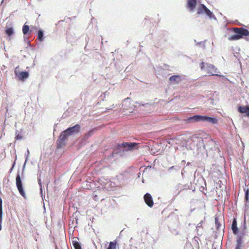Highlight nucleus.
<instances>
[{
  "instance_id": "nucleus-13",
  "label": "nucleus",
  "mask_w": 249,
  "mask_h": 249,
  "mask_svg": "<svg viewBox=\"0 0 249 249\" xmlns=\"http://www.w3.org/2000/svg\"><path fill=\"white\" fill-rule=\"evenodd\" d=\"M143 198L145 203L148 207L151 208L153 206L154 202L153 198L150 194L146 193L143 196Z\"/></svg>"
},
{
  "instance_id": "nucleus-41",
  "label": "nucleus",
  "mask_w": 249,
  "mask_h": 249,
  "mask_svg": "<svg viewBox=\"0 0 249 249\" xmlns=\"http://www.w3.org/2000/svg\"><path fill=\"white\" fill-rule=\"evenodd\" d=\"M128 99H129V98H127L126 99H125V100H124V102H126Z\"/></svg>"
},
{
  "instance_id": "nucleus-1",
  "label": "nucleus",
  "mask_w": 249,
  "mask_h": 249,
  "mask_svg": "<svg viewBox=\"0 0 249 249\" xmlns=\"http://www.w3.org/2000/svg\"><path fill=\"white\" fill-rule=\"evenodd\" d=\"M199 67L202 71H206L210 75H215L219 77L223 76L222 75L216 73L218 72V70L213 64L202 61L200 63Z\"/></svg>"
},
{
  "instance_id": "nucleus-32",
  "label": "nucleus",
  "mask_w": 249,
  "mask_h": 249,
  "mask_svg": "<svg viewBox=\"0 0 249 249\" xmlns=\"http://www.w3.org/2000/svg\"><path fill=\"white\" fill-rule=\"evenodd\" d=\"M194 41L195 42H196V45L202 46L203 48L205 47L204 42H203L202 41L197 42L196 40H195Z\"/></svg>"
},
{
  "instance_id": "nucleus-23",
  "label": "nucleus",
  "mask_w": 249,
  "mask_h": 249,
  "mask_svg": "<svg viewBox=\"0 0 249 249\" xmlns=\"http://www.w3.org/2000/svg\"><path fill=\"white\" fill-rule=\"evenodd\" d=\"M5 33L7 36H11L14 33V30L13 28L12 27H9L6 28L5 30Z\"/></svg>"
},
{
  "instance_id": "nucleus-3",
  "label": "nucleus",
  "mask_w": 249,
  "mask_h": 249,
  "mask_svg": "<svg viewBox=\"0 0 249 249\" xmlns=\"http://www.w3.org/2000/svg\"><path fill=\"white\" fill-rule=\"evenodd\" d=\"M197 142V146L199 149H201L202 148H203L206 151L208 150H213V148L212 146H213L214 150H215V142L212 139L208 140L206 144H205L204 140L202 138H199L198 139Z\"/></svg>"
},
{
  "instance_id": "nucleus-33",
  "label": "nucleus",
  "mask_w": 249,
  "mask_h": 249,
  "mask_svg": "<svg viewBox=\"0 0 249 249\" xmlns=\"http://www.w3.org/2000/svg\"><path fill=\"white\" fill-rule=\"evenodd\" d=\"M38 184H39V187H40V193H41V196H42V184H41V180H40V178H38Z\"/></svg>"
},
{
  "instance_id": "nucleus-40",
  "label": "nucleus",
  "mask_w": 249,
  "mask_h": 249,
  "mask_svg": "<svg viewBox=\"0 0 249 249\" xmlns=\"http://www.w3.org/2000/svg\"><path fill=\"white\" fill-rule=\"evenodd\" d=\"M246 228V220H245L244 222V229H245Z\"/></svg>"
},
{
  "instance_id": "nucleus-6",
  "label": "nucleus",
  "mask_w": 249,
  "mask_h": 249,
  "mask_svg": "<svg viewBox=\"0 0 249 249\" xmlns=\"http://www.w3.org/2000/svg\"><path fill=\"white\" fill-rule=\"evenodd\" d=\"M67 132H65V130L62 131L59 137V139L57 141V147L58 148H61L66 144L65 141L67 138L70 136Z\"/></svg>"
},
{
  "instance_id": "nucleus-7",
  "label": "nucleus",
  "mask_w": 249,
  "mask_h": 249,
  "mask_svg": "<svg viewBox=\"0 0 249 249\" xmlns=\"http://www.w3.org/2000/svg\"><path fill=\"white\" fill-rule=\"evenodd\" d=\"M67 132H65V130L62 131L59 137V139L57 141V147L58 148H61L66 144L65 141L67 138L70 136Z\"/></svg>"
},
{
  "instance_id": "nucleus-19",
  "label": "nucleus",
  "mask_w": 249,
  "mask_h": 249,
  "mask_svg": "<svg viewBox=\"0 0 249 249\" xmlns=\"http://www.w3.org/2000/svg\"><path fill=\"white\" fill-rule=\"evenodd\" d=\"M2 200L1 197H0V229H1V222H2Z\"/></svg>"
},
{
  "instance_id": "nucleus-18",
  "label": "nucleus",
  "mask_w": 249,
  "mask_h": 249,
  "mask_svg": "<svg viewBox=\"0 0 249 249\" xmlns=\"http://www.w3.org/2000/svg\"><path fill=\"white\" fill-rule=\"evenodd\" d=\"M238 111L240 113H246L247 115L248 112L249 111V106H239Z\"/></svg>"
},
{
  "instance_id": "nucleus-25",
  "label": "nucleus",
  "mask_w": 249,
  "mask_h": 249,
  "mask_svg": "<svg viewBox=\"0 0 249 249\" xmlns=\"http://www.w3.org/2000/svg\"><path fill=\"white\" fill-rule=\"evenodd\" d=\"M107 249H116V242L115 241L110 242Z\"/></svg>"
},
{
  "instance_id": "nucleus-14",
  "label": "nucleus",
  "mask_w": 249,
  "mask_h": 249,
  "mask_svg": "<svg viewBox=\"0 0 249 249\" xmlns=\"http://www.w3.org/2000/svg\"><path fill=\"white\" fill-rule=\"evenodd\" d=\"M169 80L173 84H178L182 80V79L179 75H174L170 77Z\"/></svg>"
},
{
  "instance_id": "nucleus-15",
  "label": "nucleus",
  "mask_w": 249,
  "mask_h": 249,
  "mask_svg": "<svg viewBox=\"0 0 249 249\" xmlns=\"http://www.w3.org/2000/svg\"><path fill=\"white\" fill-rule=\"evenodd\" d=\"M197 3V0H187V7L191 11H193Z\"/></svg>"
},
{
  "instance_id": "nucleus-39",
  "label": "nucleus",
  "mask_w": 249,
  "mask_h": 249,
  "mask_svg": "<svg viewBox=\"0 0 249 249\" xmlns=\"http://www.w3.org/2000/svg\"><path fill=\"white\" fill-rule=\"evenodd\" d=\"M201 227V223H199L197 226H196V229L199 228Z\"/></svg>"
},
{
  "instance_id": "nucleus-20",
  "label": "nucleus",
  "mask_w": 249,
  "mask_h": 249,
  "mask_svg": "<svg viewBox=\"0 0 249 249\" xmlns=\"http://www.w3.org/2000/svg\"><path fill=\"white\" fill-rule=\"evenodd\" d=\"M22 32L23 34L25 35L27 34L28 33H29V34H31V31L29 30V26L28 25H27L26 24H24L22 28Z\"/></svg>"
},
{
  "instance_id": "nucleus-27",
  "label": "nucleus",
  "mask_w": 249,
  "mask_h": 249,
  "mask_svg": "<svg viewBox=\"0 0 249 249\" xmlns=\"http://www.w3.org/2000/svg\"><path fill=\"white\" fill-rule=\"evenodd\" d=\"M180 167L179 166L175 165V166H173L170 167L168 168V170L169 172H171L172 171H178L180 169Z\"/></svg>"
},
{
  "instance_id": "nucleus-26",
  "label": "nucleus",
  "mask_w": 249,
  "mask_h": 249,
  "mask_svg": "<svg viewBox=\"0 0 249 249\" xmlns=\"http://www.w3.org/2000/svg\"><path fill=\"white\" fill-rule=\"evenodd\" d=\"M72 245L75 249H82L80 244L76 241H72Z\"/></svg>"
},
{
  "instance_id": "nucleus-38",
  "label": "nucleus",
  "mask_w": 249,
  "mask_h": 249,
  "mask_svg": "<svg viewBox=\"0 0 249 249\" xmlns=\"http://www.w3.org/2000/svg\"><path fill=\"white\" fill-rule=\"evenodd\" d=\"M185 167L183 168V169L181 171V175L183 177V175H184V173L185 172Z\"/></svg>"
},
{
  "instance_id": "nucleus-28",
  "label": "nucleus",
  "mask_w": 249,
  "mask_h": 249,
  "mask_svg": "<svg viewBox=\"0 0 249 249\" xmlns=\"http://www.w3.org/2000/svg\"><path fill=\"white\" fill-rule=\"evenodd\" d=\"M29 154H30V152H29V149H27V153L25 154V156L26 157V159H25V161L24 162V165L23 166L22 172H23V171L24 170V169H25V165H26V162H27V161L28 160Z\"/></svg>"
},
{
  "instance_id": "nucleus-37",
  "label": "nucleus",
  "mask_w": 249,
  "mask_h": 249,
  "mask_svg": "<svg viewBox=\"0 0 249 249\" xmlns=\"http://www.w3.org/2000/svg\"><path fill=\"white\" fill-rule=\"evenodd\" d=\"M6 124H6V118H5V120H4V125H3V129H4V128Z\"/></svg>"
},
{
  "instance_id": "nucleus-12",
  "label": "nucleus",
  "mask_w": 249,
  "mask_h": 249,
  "mask_svg": "<svg viewBox=\"0 0 249 249\" xmlns=\"http://www.w3.org/2000/svg\"><path fill=\"white\" fill-rule=\"evenodd\" d=\"M203 115H195L192 117H190L185 120V121L188 122H203Z\"/></svg>"
},
{
  "instance_id": "nucleus-5",
  "label": "nucleus",
  "mask_w": 249,
  "mask_h": 249,
  "mask_svg": "<svg viewBox=\"0 0 249 249\" xmlns=\"http://www.w3.org/2000/svg\"><path fill=\"white\" fill-rule=\"evenodd\" d=\"M16 184L17 188L20 194V195L22 196L24 198H26V194L24 192L22 180L19 174V172H18L16 178Z\"/></svg>"
},
{
  "instance_id": "nucleus-21",
  "label": "nucleus",
  "mask_w": 249,
  "mask_h": 249,
  "mask_svg": "<svg viewBox=\"0 0 249 249\" xmlns=\"http://www.w3.org/2000/svg\"><path fill=\"white\" fill-rule=\"evenodd\" d=\"M186 187V185L178 184L176 186V190L178 191V193L179 194L182 190L185 189Z\"/></svg>"
},
{
  "instance_id": "nucleus-2",
  "label": "nucleus",
  "mask_w": 249,
  "mask_h": 249,
  "mask_svg": "<svg viewBox=\"0 0 249 249\" xmlns=\"http://www.w3.org/2000/svg\"><path fill=\"white\" fill-rule=\"evenodd\" d=\"M232 30L235 34L228 37L229 40H238L243 38L244 36H249V31L247 29L235 27L233 28Z\"/></svg>"
},
{
  "instance_id": "nucleus-34",
  "label": "nucleus",
  "mask_w": 249,
  "mask_h": 249,
  "mask_svg": "<svg viewBox=\"0 0 249 249\" xmlns=\"http://www.w3.org/2000/svg\"><path fill=\"white\" fill-rule=\"evenodd\" d=\"M15 138L16 140H21V139H22V137L21 136V135L20 134L16 133V136Z\"/></svg>"
},
{
  "instance_id": "nucleus-8",
  "label": "nucleus",
  "mask_w": 249,
  "mask_h": 249,
  "mask_svg": "<svg viewBox=\"0 0 249 249\" xmlns=\"http://www.w3.org/2000/svg\"><path fill=\"white\" fill-rule=\"evenodd\" d=\"M18 67H17L16 68L14 73L15 75L18 78L19 80L21 81H24L26 79H27L29 75V72L27 71H19L18 70Z\"/></svg>"
},
{
  "instance_id": "nucleus-10",
  "label": "nucleus",
  "mask_w": 249,
  "mask_h": 249,
  "mask_svg": "<svg viewBox=\"0 0 249 249\" xmlns=\"http://www.w3.org/2000/svg\"><path fill=\"white\" fill-rule=\"evenodd\" d=\"M81 128V126L79 124H76L72 127H70L65 130V132H67L68 135L70 136L76 134L79 132Z\"/></svg>"
},
{
  "instance_id": "nucleus-11",
  "label": "nucleus",
  "mask_w": 249,
  "mask_h": 249,
  "mask_svg": "<svg viewBox=\"0 0 249 249\" xmlns=\"http://www.w3.org/2000/svg\"><path fill=\"white\" fill-rule=\"evenodd\" d=\"M125 150L124 147L123 146V143L118 144L114 148L113 154H116L119 156H123L124 154Z\"/></svg>"
},
{
  "instance_id": "nucleus-4",
  "label": "nucleus",
  "mask_w": 249,
  "mask_h": 249,
  "mask_svg": "<svg viewBox=\"0 0 249 249\" xmlns=\"http://www.w3.org/2000/svg\"><path fill=\"white\" fill-rule=\"evenodd\" d=\"M205 14L210 19H213L214 20H217L216 18L214 15L213 12H212L204 4H201L197 9V14Z\"/></svg>"
},
{
  "instance_id": "nucleus-31",
  "label": "nucleus",
  "mask_w": 249,
  "mask_h": 249,
  "mask_svg": "<svg viewBox=\"0 0 249 249\" xmlns=\"http://www.w3.org/2000/svg\"><path fill=\"white\" fill-rule=\"evenodd\" d=\"M245 200L246 202L249 201V189L245 190Z\"/></svg>"
},
{
  "instance_id": "nucleus-36",
  "label": "nucleus",
  "mask_w": 249,
  "mask_h": 249,
  "mask_svg": "<svg viewBox=\"0 0 249 249\" xmlns=\"http://www.w3.org/2000/svg\"><path fill=\"white\" fill-rule=\"evenodd\" d=\"M137 103L138 104L140 105L139 106L148 107L150 105L149 103H146L145 104H142V105H141L140 103Z\"/></svg>"
},
{
  "instance_id": "nucleus-30",
  "label": "nucleus",
  "mask_w": 249,
  "mask_h": 249,
  "mask_svg": "<svg viewBox=\"0 0 249 249\" xmlns=\"http://www.w3.org/2000/svg\"><path fill=\"white\" fill-rule=\"evenodd\" d=\"M93 133H94L93 129L90 130L88 133H87L85 134V137L86 139H87L88 137H89L91 136V135H92Z\"/></svg>"
},
{
  "instance_id": "nucleus-35",
  "label": "nucleus",
  "mask_w": 249,
  "mask_h": 249,
  "mask_svg": "<svg viewBox=\"0 0 249 249\" xmlns=\"http://www.w3.org/2000/svg\"><path fill=\"white\" fill-rule=\"evenodd\" d=\"M16 159H17V157H16V159H15V160L14 162H13V165H12V167H11V169H10V171H9L10 173H11V172H12V170H13V168L14 167V166H15V164H16Z\"/></svg>"
},
{
  "instance_id": "nucleus-16",
  "label": "nucleus",
  "mask_w": 249,
  "mask_h": 249,
  "mask_svg": "<svg viewBox=\"0 0 249 249\" xmlns=\"http://www.w3.org/2000/svg\"><path fill=\"white\" fill-rule=\"evenodd\" d=\"M203 122H209L212 124H216L217 123L218 121L216 118L204 116Z\"/></svg>"
},
{
  "instance_id": "nucleus-42",
  "label": "nucleus",
  "mask_w": 249,
  "mask_h": 249,
  "mask_svg": "<svg viewBox=\"0 0 249 249\" xmlns=\"http://www.w3.org/2000/svg\"><path fill=\"white\" fill-rule=\"evenodd\" d=\"M190 164V162H188V163H187V165H189Z\"/></svg>"
},
{
  "instance_id": "nucleus-29",
  "label": "nucleus",
  "mask_w": 249,
  "mask_h": 249,
  "mask_svg": "<svg viewBox=\"0 0 249 249\" xmlns=\"http://www.w3.org/2000/svg\"><path fill=\"white\" fill-rule=\"evenodd\" d=\"M241 239L240 238L238 239L237 240V244L236 245L235 249H241Z\"/></svg>"
},
{
  "instance_id": "nucleus-22",
  "label": "nucleus",
  "mask_w": 249,
  "mask_h": 249,
  "mask_svg": "<svg viewBox=\"0 0 249 249\" xmlns=\"http://www.w3.org/2000/svg\"><path fill=\"white\" fill-rule=\"evenodd\" d=\"M44 33L43 31L42 30H39L37 33V39L40 41H42L44 39Z\"/></svg>"
},
{
  "instance_id": "nucleus-24",
  "label": "nucleus",
  "mask_w": 249,
  "mask_h": 249,
  "mask_svg": "<svg viewBox=\"0 0 249 249\" xmlns=\"http://www.w3.org/2000/svg\"><path fill=\"white\" fill-rule=\"evenodd\" d=\"M215 224L216 229L218 230L222 229V224L220 223V222L219 221V220L217 217H215Z\"/></svg>"
},
{
  "instance_id": "nucleus-17",
  "label": "nucleus",
  "mask_w": 249,
  "mask_h": 249,
  "mask_svg": "<svg viewBox=\"0 0 249 249\" xmlns=\"http://www.w3.org/2000/svg\"><path fill=\"white\" fill-rule=\"evenodd\" d=\"M231 229L232 230L233 233L236 235L238 233V228L237 226V221L235 218H234L232 220L231 224Z\"/></svg>"
},
{
  "instance_id": "nucleus-9",
  "label": "nucleus",
  "mask_w": 249,
  "mask_h": 249,
  "mask_svg": "<svg viewBox=\"0 0 249 249\" xmlns=\"http://www.w3.org/2000/svg\"><path fill=\"white\" fill-rule=\"evenodd\" d=\"M140 143L137 142H126L123 143V146L124 147L125 150L133 151L138 149Z\"/></svg>"
}]
</instances>
